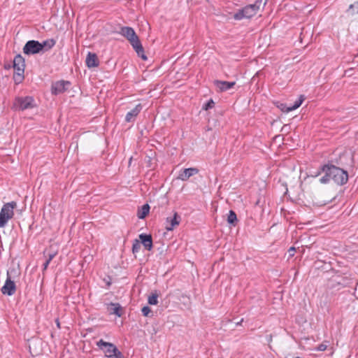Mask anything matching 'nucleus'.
<instances>
[{
  "label": "nucleus",
  "instance_id": "nucleus-1",
  "mask_svg": "<svg viewBox=\"0 0 358 358\" xmlns=\"http://www.w3.org/2000/svg\"><path fill=\"white\" fill-rule=\"evenodd\" d=\"M120 34L129 41L139 57L143 60L147 59V57L144 54L143 48L133 28L130 27H122L120 29Z\"/></svg>",
  "mask_w": 358,
  "mask_h": 358
},
{
  "label": "nucleus",
  "instance_id": "nucleus-2",
  "mask_svg": "<svg viewBox=\"0 0 358 358\" xmlns=\"http://www.w3.org/2000/svg\"><path fill=\"white\" fill-rule=\"evenodd\" d=\"M96 346L103 352L107 358H124L122 353L112 343L100 339L96 342Z\"/></svg>",
  "mask_w": 358,
  "mask_h": 358
},
{
  "label": "nucleus",
  "instance_id": "nucleus-3",
  "mask_svg": "<svg viewBox=\"0 0 358 358\" xmlns=\"http://www.w3.org/2000/svg\"><path fill=\"white\" fill-rule=\"evenodd\" d=\"M261 1L262 0H257L255 3L248 5L242 9L238 10V11L234 15V18L236 20H241L244 18L253 17L259 10Z\"/></svg>",
  "mask_w": 358,
  "mask_h": 358
},
{
  "label": "nucleus",
  "instance_id": "nucleus-4",
  "mask_svg": "<svg viewBox=\"0 0 358 358\" xmlns=\"http://www.w3.org/2000/svg\"><path fill=\"white\" fill-rule=\"evenodd\" d=\"M25 68V62L23 57L17 55L13 59V80L15 84H20L24 79V72Z\"/></svg>",
  "mask_w": 358,
  "mask_h": 358
},
{
  "label": "nucleus",
  "instance_id": "nucleus-5",
  "mask_svg": "<svg viewBox=\"0 0 358 358\" xmlns=\"http://www.w3.org/2000/svg\"><path fill=\"white\" fill-rule=\"evenodd\" d=\"M16 206L17 203L15 201L6 203L2 206L0 211V228L4 227L13 218Z\"/></svg>",
  "mask_w": 358,
  "mask_h": 358
},
{
  "label": "nucleus",
  "instance_id": "nucleus-6",
  "mask_svg": "<svg viewBox=\"0 0 358 358\" xmlns=\"http://www.w3.org/2000/svg\"><path fill=\"white\" fill-rule=\"evenodd\" d=\"M329 174L331 175V180L338 185H343L348 180V172L334 165H329Z\"/></svg>",
  "mask_w": 358,
  "mask_h": 358
},
{
  "label": "nucleus",
  "instance_id": "nucleus-7",
  "mask_svg": "<svg viewBox=\"0 0 358 358\" xmlns=\"http://www.w3.org/2000/svg\"><path fill=\"white\" fill-rule=\"evenodd\" d=\"M34 100L31 96L17 97L15 99L13 107L16 110H24L34 107Z\"/></svg>",
  "mask_w": 358,
  "mask_h": 358
},
{
  "label": "nucleus",
  "instance_id": "nucleus-8",
  "mask_svg": "<svg viewBox=\"0 0 358 358\" xmlns=\"http://www.w3.org/2000/svg\"><path fill=\"white\" fill-rule=\"evenodd\" d=\"M41 52H42V46L38 41H29L23 47V52L27 55L38 54Z\"/></svg>",
  "mask_w": 358,
  "mask_h": 358
},
{
  "label": "nucleus",
  "instance_id": "nucleus-9",
  "mask_svg": "<svg viewBox=\"0 0 358 358\" xmlns=\"http://www.w3.org/2000/svg\"><path fill=\"white\" fill-rule=\"evenodd\" d=\"M70 84V82L64 80H59L54 83L51 87L52 94L57 95L64 92Z\"/></svg>",
  "mask_w": 358,
  "mask_h": 358
},
{
  "label": "nucleus",
  "instance_id": "nucleus-10",
  "mask_svg": "<svg viewBox=\"0 0 358 358\" xmlns=\"http://www.w3.org/2000/svg\"><path fill=\"white\" fill-rule=\"evenodd\" d=\"M15 290L16 286L15 282L13 280H11L9 276H8L3 286L1 287V292L3 294L12 296L13 294H15Z\"/></svg>",
  "mask_w": 358,
  "mask_h": 358
},
{
  "label": "nucleus",
  "instance_id": "nucleus-11",
  "mask_svg": "<svg viewBox=\"0 0 358 358\" xmlns=\"http://www.w3.org/2000/svg\"><path fill=\"white\" fill-rule=\"evenodd\" d=\"M180 222V217L178 213L175 212L173 217H168L166 219V229L167 231H172L173 229L178 226Z\"/></svg>",
  "mask_w": 358,
  "mask_h": 358
},
{
  "label": "nucleus",
  "instance_id": "nucleus-12",
  "mask_svg": "<svg viewBox=\"0 0 358 358\" xmlns=\"http://www.w3.org/2000/svg\"><path fill=\"white\" fill-rule=\"evenodd\" d=\"M199 173V169L196 168H187L183 170H181L179 172L178 179L182 181L187 180L190 177L197 174Z\"/></svg>",
  "mask_w": 358,
  "mask_h": 358
},
{
  "label": "nucleus",
  "instance_id": "nucleus-13",
  "mask_svg": "<svg viewBox=\"0 0 358 358\" xmlns=\"http://www.w3.org/2000/svg\"><path fill=\"white\" fill-rule=\"evenodd\" d=\"M139 238L141 240V243L143 245L144 248L150 251L152 249V236L150 234H141L139 235Z\"/></svg>",
  "mask_w": 358,
  "mask_h": 358
},
{
  "label": "nucleus",
  "instance_id": "nucleus-14",
  "mask_svg": "<svg viewBox=\"0 0 358 358\" xmlns=\"http://www.w3.org/2000/svg\"><path fill=\"white\" fill-rule=\"evenodd\" d=\"M142 110V106L141 103L137 104L134 108L129 111L125 117V121L130 122L134 120L136 117L140 113Z\"/></svg>",
  "mask_w": 358,
  "mask_h": 358
},
{
  "label": "nucleus",
  "instance_id": "nucleus-15",
  "mask_svg": "<svg viewBox=\"0 0 358 358\" xmlns=\"http://www.w3.org/2000/svg\"><path fill=\"white\" fill-rule=\"evenodd\" d=\"M215 86L221 91L224 92L227 91L231 88H232L236 83L235 82H227V81H222V80H215L214 82Z\"/></svg>",
  "mask_w": 358,
  "mask_h": 358
},
{
  "label": "nucleus",
  "instance_id": "nucleus-16",
  "mask_svg": "<svg viewBox=\"0 0 358 358\" xmlns=\"http://www.w3.org/2000/svg\"><path fill=\"white\" fill-rule=\"evenodd\" d=\"M86 65L89 68L97 67L99 66V61L96 54L88 52L86 57Z\"/></svg>",
  "mask_w": 358,
  "mask_h": 358
},
{
  "label": "nucleus",
  "instance_id": "nucleus-17",
  "mask_svg": "<svg viewBox=\"0 0 358 358\" xmlns=\"http://www.w3.org/2000/svg\"><path fill=\"white\" fill-rule=\"evenodd\" d=\"M329 165H324L322 167V171L325 174L324 176L320 178V181L322 184L328 183L331 180V175L329 174Z\"/></svg>",
  "mask_w": 358,
  "mask_h": 358
},
{
  "label": "nucleus",
  "instance_id": "nucleus-18",
  "mask_svg": "<svg viewBox=\"0 0 358 358\" xmlns=\"http://www.w3.org/2000/svg\"><path fill=\"white\" fill-rule=\"evenodd\" d=\"M56 43L53 38H49L41 43L42 46V52H46L52 48Z\"/></svg>",
  "mask_w": 358,
  "mask_h": 358
},
{
  "label": "nucleus",
  "instance_id": "nucleus-19",
  "mask_svg": "<svg viewBox=\"0 0 358 358\" xmlns=\"http://www.w3.org/2000/svg\"><path fill=\"white\" fill-rule=\"evenodd\" d=\"M150 211V206L148 203H145L141 206L140 209L138 210L137 217L139 219H144L149 213Z\"/></svg>",
  "mask_w": 358,
  "mask_h": 358
},
{
  "label": "nucleus",
  "instance_id": "nucleus-20",
  "mask_svg": "<svg viewBox=\"0 0 358 358\" xmlns=\"http://www.w3.org/2000/svg\"><path fill=\"white\" fill-rule=\"evenodd\" d=\"M304 99H305L304 96L303 95H300L299 99L296 101H295L293 105L287 107V109L285 110V111L286 112H290V111L296 110V108H298L302 104V103L304 101Z\"/></svg>",
  "mask_w": 358,
  "mask_h": 358
},
{
  "label": "nucleus",
  "instance_id": "nucleus-21",
  "mask_svg": "<svg viewBox=\"0 0 358 358\" xmlns=\"http://www.w3.org/2000/svg\"><path fill=\"white\" fill-rule=\"evenodd\" d=\"M227 222L229 224L233 226L236 225L237 222V217L236 213L233 210H230L227 217Z\"/></svg>",
  "mask_w": 358,
  "mask_h": 358
},
{
  "label": "nucleus",
  "instance_id": "nucleus-22",
  "mask_svg": "<svg viewBox=\"0 0 358 358\" xmlns=\"http://www.w3.org/2000/svg\"><path fill=\"white\" fill-rule=\"evenodd\" d=\"M114 306L112 313L120 317L122 315V308L119 303H111Z\"/></svg>",
  "mask_w": 358,
  "mask_h": 358
},
{
  "label": "nucleus",
  "instance_id": "nucleus-23",
  "mask_svg": "<svg viewBox=\"0 0 358 358\" xmlns=\"http://www.w3.org/2000/svg\"><path fill=\"white\" fill-rule=\"evenodd\" d=\"M141 243L138 240L135 239L132 244V252L136 254L140 251Z\"/></svg>",
  "mask_w": 358,
  "mask_h": 358
},
{
  "label": "nucleus",
  "instance_id": "nucleus-24",
  "mask_svg": "<svg viewBox=\"0 0 358 358\" xmlns=\"http://www.w3.org/2000/svg\"><path fill=\"white\" fill-rule=\"evenodd\" d=\"M148 301L150 305H157L158 303V295L157 294H152L149 296Z\"/></svg>",
  "mask_w": 358,
  "mask_h": 358
},
{
  "label": "nucleus",
  "instance_id": "nucleus-25",
  "mask_svg": "<svg viewBox=\"0 0 358 358\" xmlns=\"http://www.w3.org/2000/svg\"><path fill=\"white\" fill-rule=\"evenodd\" d=\"M348 12L352 15L358 13V1L350 5Z\"/></svg>",
  "mask_w": 358,
  "mask_h": 358
},
{
  "label": "nucleus",
  "instance_id": "nucleus-26",
  "mask_svg": "<svg viewBox=\"0 0 358 358\" xmlns=\"http://www.w3.org/2000/svg\"><path fill=\"white\" fill-rule=\"evenodd\" d=\"M214 101L212 99H210L206 103H205V105L203 106V108L204 110H208L210 108H212L214 106Z\"/></svg>",
  "mask_w": 358,
  "mask_h": 358
},
{
  "label": "nucleus",
  "instance_id": "nucleus-27",
  "mask_svg": "<svg viewBox=\"0 0 358 358\" xmlns=\"http://www.w3.org/2000/svg\"><path fill=\"white\" fill-rule=\"evenodd\" d=\"M141 312L144 316L147 317V316H148L149 313L151 312V310L148 306H144L142 308Z\"/></svg>",
  "mask_w": 358,
  "mask_h": 358
},
{
  "label": "nucleus",
  "instance_id": "nucleus-28",
  "mask_svg": "<svg viewBox=\"0 0 358 358\" xmlns=\"http://www.w3.org/2000/svg\"><path fill=\"white\" fill-rule=\"evenodd\" d=\"M327 345L326 344L322 343L318 345V347L317 348V351H324L327 350Z\"/></svg>",
  "mask_w": 358,
  "mask_h": 358
},
{
  "label": "nucleus",
  "instance_id": "nucleus-29",
  "mask_svg": "<svg viewBox=\"0 0 358 358\" xmlns=\"http://www.w3.org/2000/svg\"><path fill=\"white\" fill-rule=\"evenodd\" d=\"M295 251H296L295 248H294V247H291V248L288 250L289 256L290 257H293V256L294 255Z\"/></svg>",
  "mask_w": 358,
  "mask_h": 358
},
{
  "label": "nucleus",
  "instance_id": "nucleus-30",
  "mask_svg": "<svg viewBox=\"0 0 358 358\" xmlns=\"http://www.w3.org/2000/svg\"><path fill=\"white\" fill-rule=\"evenodd\" d=\"M55 255H56V252L49 254L48 258L47 259V260H48L49 262H51L52 260V259L55 257Z\"/></svg>",
  "mask_w": 358,
  "mask_h": 358
},
{
  "label": "nucleus",
  "instance_id": "nucleus-31",
  "mask_svg": "<svg viewBox=\"0 0 358 358\" xmlns=\"http://www.w3.org/2000/svg\"><path fill=\"white\" fill-rule=\"evenodd\" d=\"M50 262H49L48 260L46 259V261L43 264V270H46L47 269V268L48 267V265L50 264Z\"/></svg>",
  "mask_w": 358,
  "mask_h": 358
},
{
  "label": "nucleus",
  "instance_id": "nucleus-32",
  "mask_svg": "<svg viewBox=\"0 0 358 358\" xmlns=\"http://www.w3.org/2000/svg\"><path fill=\"white\" fill-rule=\"evenodd\" d=\"M243 319H241L240 322H237V323H236V325H237V326H238V325H241V323L243 322Z\"/></svg>",
  "mask_w": 358,
  "mask_h": 358
},
{
  "label": "nucleus",
  "instance_id": "nucleus-33",
  "mask_svg": "<svg viewBox=\"0 0 358 358\" xmlns=\"http://www.w3.org/2000/svg\"><path fill=\"white\" fill-rule=\"evenodd\" d=\"M56 322H57V326L59 328L60 327V324H59V322L58 320H56Z\"/></svg>",
  "mask_w": 358,
  "mask_h": 358
},
{
  "label": "nucleus",
  "instance_id": "nucleus-34",
  "mask_svg": "<svg viewBox=\"0 0 358 358\" xmlns=\"http://www.w3.org/2000/svg\"><path fill=\"white\" fill-rule=\"evenodd\" d=\"M320 173V172L317 173V174H315V176H317Z\"/></svg>",
  "mask_w": 358,
  "mask_h": 358
},
{
  "label": "nucleus",
  "instance_id": "nucleus-35",
  "mask_svg": "<svg viewBox=\"0 0 358 358\" xmlns=\"http://www.w3.org/2000/svg\"><path fill=\"white\" fill-rule=\"evenodd\" d=\"M266 1H267V0H266V1H265V3H264V4L266 3Z\"/></svg>",
  "mask_w": 358,
  "mask_h": 358
}]
</instances>
